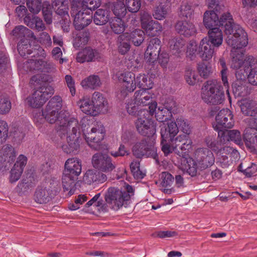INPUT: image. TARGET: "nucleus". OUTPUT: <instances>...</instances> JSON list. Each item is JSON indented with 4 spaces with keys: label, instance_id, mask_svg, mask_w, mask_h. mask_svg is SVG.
<instances>
[{
    "label": "nucleus",
    "instance_id": "nucleus-1",
    "mask_svg": "<svg viewBox=\"0 0 257 257\" xmlns=\"http://www.w3.org/2000/svg\"><path fill=\"white\" fill-rule=\"evenodd\" d=\"M45 110L43 115L50 123L56 122L57 132L62 138L66 135L67 143L62 146L63 151L67 154L75 153L79 149L80 136V125L78 120L68 111H61Z\"/></svg>",
    "mask_w": 257,
    "mask_h": 257
},
{
    "label": "nucleus",
    "instance_id": "nucleus-2",
    "mask_svg": "<svg viewBox=\"0 0 257 257\" xmlns=\"http://www.w3.org/2000/svg\"><path fill=\"white\" fill-rule=\"evenodd\" d=\"M218 26L224 27V32L227 36L226 42L228 46L233 48L245 47L248 44L247 33L239 25L233 23L232 16L225 13L219 19Z\"/></svg>",
    "mask_w": 257,
    "mask_h": 257
},
{
    "label": "nucleus",
    "instance_id": "nucleus-3",
    "mask_svg": "<svg viewBox=\"0 0 257 257\" xmlns=\"http://www.w3.org/2000/svg\"><path fill=\"white\" fill-rule=\"evenodd\" d=\"M134 191L133 187L128 184L124 186L123 191L117 187H111L106 191L104 199L110 208L117 211L130 199L134 195Z\"/></svg>",
    "mask_w": 257,
    "mask_h": 257
},
{
    "label": "nucleus",
    "instance_id": "nucleus-4",
    "mask_svg": "<svg viewBox=\"0 0 257 257\" xmlns=\"http://www.w3.org/2000/svg\"><path fill=\"white\" fill-rule=\"evenodd\" d=\"M220 83L216 79L206 81L201 88V98L209 104L217 105L223 102L224 94Z\"/></svg>",
    "mask_w": 257,
    "mask_h": 257
},
{
    "label": "nucleus",
    "instance_id": "nucleus-5",
    "mask_svg": "<svg viewBox=\"0 0 257 257\" xmlns=\"http://www.w3.org/2000/svg\"><path fill=\"white\" fill-rule=\"evenodd\" d=\"M154 94L145 89L136 91L134 95V99L131 100L127 104V112L132 115H136L141 109L139 106L146 105L152 102Z\"/></svg>",
    "mask_w": 257,
    "mask_h": 257
},
{
    "label": "nucleus",
    "instance_id": "nucleus-6",
    "mask_svg": "<svg viewBox=\"0 0 257 257\" xmlns=\"http://www.w3.org/2000/svg\"><path fill=\"white\" fill-rule=\"evenodd\" d=\"M138 119L135 121V126L138 132L148 138L152 136L156 133V126L153 121L149 117V113L147 110H140L135 115Z\"/></svg>",
    "mask_w": 257,
    "mask_h": 257
},
{
    "label": "nucleus",
    "instance_id": "nucleus-7",
    "mask_svg": "<svg viewBox=\"0 0 257 257\" xmlns=\"http://www.w3.org/2000/svg\"><path fill=\"white\" fill-rule=\"evenodd\" d=\"M218 134V137L221 136V142L215 153L217 157V162L220 166L223 168H226L230 164L229 158L235 150L228 145L229 141L228 138L226 139V142H225V132H219Z\"/></svg>",
    "mask_w": 257,
    "mask_h": 257
},
{
    "label": "nucleus",
    "instance_id": "nucleus-8",
    "mask_svg": "<svg viewBox=\"0 0 257 257\" xmlns=\"http://www.w3.org/2000/svg\"><path fill=\"white\" fill-rule=\"evenodd\" d=\"M105 134V130L103 125L101 122H96L84 135L87 144L91 148L98 150L99 148V144L103 140Z\"/></svg>",
    "mask_w": 257,
    "mask_h": 257
},
{
    "label": "nucleus",
    "instance_id": "nucleus-9",
    "mask_svg": "<svg viewBox=\"0 0 257 257\" xmlns=\"http://www.w3.org/2000/svg\"><path fill=\"white\" fill-rule=\"evenodd\" d=\"M133 154L138 157L145 156L156 159L157 149L155 146L154 138H147L141 142L136 143L132 148Z\"/></svg>",
    "mask_w": 257,
    "mask_h": 257
},
{
    "label": "nucleus",
    "instance_id": "nucleus-10",
    "mask_svg": "<svg viewBox=\"0 0 257 257\" xmlns=\"http://www.w3.org/2000/svg\"><path fill=\"white\" fill-rule=\"evenodd\" d=\"M115 76L121 84L120 91L123 97L126 96L128 93L135 90V75L134 73L128 71L120 70L115 73Z\"/></svg>",
    "mask_w": 257,
    "mask_h": 257
},
{
    "label": "nucleus",
    "instance_id": "nucleus-11",
    "mask_svg": "<svg viewBox=\"0 0 257 257\" xmlns=\"http://www.w3.org/2000/svg\"><path fill=\"white\" fill-rule=\"evenodd\" d=\"M53 93L51 86H42L27 98V103L32 107H40Z\"/></svg>",
    "mask_w": 257,
    "mask_h": 257
},
{
    "label": "nucleus",
    "instance_id": "nucleus-12",
    "mask_svg": "<svg viewBox=\"0 0 257 257\" xmlns=\"http://www.w3.org/2000/svg\"><path fill=\"white\" fill-rule=\"evenodd\" d=\"M71 15L73 18V24L77 30L83 29L89 25L92 19V15L90 11L78 8H72Z\"/></svg>",
    "mask_w": 257,
    "mask_h": 257
},
{
    "label": "nucleus",
    "instance_id": "nucleus-13",
    "mask_svg": "<svg viewBox=\"0 0 257 257\" xmlns=\"http://www.w3.org/2000/svg\"><path fill=\"white\" fill-rule=\"evenodd\" d=\"M234 124V120L232 112L228 109H223L216 115L213 127L219 133L223 132L222 130L223 128H231Z\"/></svg>",
    "mask_w": 257,
    "mask_h": 257
},
{
    "label": "nucleus",
    "instance_id": "nucleus-14",
    "mask_svg": "<svg viewBox=\"0 0 257 257\" xmlns=\"http://www.w3.org/2000/svg\"><path fill=\"white\" fill-rule=\"evenodd\" d=\"M248 127L245 128L243 139L246 146L252 150L257 149V118H251Z\"/></svg>",
    "mask_w": 257,
    "mask_h": 257
},
{
    "label": "nucleus",
    "instance_id": "nucleus-15",
    "mask_svg": "<svg viewBox=\"0 0 257 257\" xmlns=\"http://www.w3.org/2000/svg\"><path fill=\"white\" fill-rule=\"evenodd\" d=\"M194 157L200 169H205L212 165L215 162L213 153L207 148H199L194 152Z\"/></svg>",
    "mask_w": 257,
    "mask_h": 257
},
{
    "label": "nucleus",
    "instance_id": "nucleus-16",
    "mask_svg": "<svg viewBox=\"0 0 257 257\" xmlns=\"http://www.w3.org/2000/svg\"><path fill=\"white\" fill-rule=\"evenodd\" d=\"M91 162L93 167L102 172L109 173L115 168L111 158L106 154L96 153L92 156Z\"/></svg>",
    "mask_w": 257,
    "mask_h": 257
},
{
    "label": "nucleus",
    "instance_id": "nucleus-17",
    "mask_svg": "<svg viewBox=\"0 0 257 257\" xmlns=\"http://www.w3.org/2000/svg\"><path fill=\"white\" fill-rule=\"evenodd\" d=\"M24 69L30 71H44L49 72L54 69V65L41 59H29L24 63Z\"/></svg>",
    "mask_w": 257,
    "mask_h": 257
},
{
    "label": "nucleus",
    "instance_id": "nucleus-18",
    "mask_svg": "<svg viewBox=\"0 0 257 257\" xmlns=\"http://www.w3.org/2000/svg\"><path fill=\"white\" fill-rule=\"evenodd\" d=\"M161 41L157 38L152 39L145 52V57L147 61L153 63L158 59L161 51Z\"/></svg>",
    "mask_w": 257,
    "mask_h": 257
},
{
    "label": "nucleus",
    "instance_id": "nucleus-19",
    "mask_svg": "<svg viewBox=\"0 0 257 257\" xmlns=\"http://www.w3.org/2000/svg\"><path fill=\"white\" fill-rule=\"evenodd\" d=\"M205 37L200 42L198 49V55L203 61L210 60L214 53V48Z\"/></svg>",
    "mask_w": 257,
    "mask_h": 257
},
{
    "label": "nucleus",
    "instance_id": "nucleus-20",
    "mask_svg": "<svg viewBox=\"0 0 257 257\" xmlns=\"http://www.w3.org/2000/svg\"><path fill=\"white\" fill-rule=\"evenodd\" d=\"M238 105L243 114L248 116L257 114V102L249 98H242L238 101Z\"/></svg>",
    "mask_w": 257,
    "mask_h": 257
},
{
    "label": "nucleus",
    "instance_id": "nucleus-21",
    "mask_svg": "<svg viewBox=\"0 0 257 257\" xmlns=\"http://www.w3.org/2000/svg\"><path fill=\"white\" fill-rule=\"evenodd\" d=\"M160 184L163 192L167 194H171L175 191L173 186L174 182V177L169 172H163L160 175Z\"/></svg>",
    "mask_w": 257,
    "mask_h": 257
},
{
    "label": "nucleus",
    "instance_id": "nucleus-22",
    "mask_svg": "<svg viewBox=\"0 0 257 257\" xmlns=\"http://www.w3.org/2000/svg\"><path fill=\"white\" fill-rule=\"evenodd\" d=\"M91 100L97 115L107 112L108 107V102L102 94L99 92H94Z\"/></svg>",
    "mask_w": 257,
    "mask_h": 257
},
{
    "label": "nucleus",
    "instance_id": "nucleus-23",
    "mask_svg": "<svg viewBox=\"0 0 257 257\" xmlns=\"http://www.w3.org/2000/svg\"><path fill=\"white\" fill-rule=\"evenodd\" d=\"M177 32L185 37H190L196 33V29L192 23L187 21H179L175 25Z\"/></svg>",
    "mask_w": 257,
    "mask_h": 257
},
{
    "label": "nucleus",
    "instance_id": "nucleus-24",
    "mask_svg": "<svg viewBox=\"0 0 257 257\" xmlns=\"http://www.w3.org/2000/svg\"><path fill=\"white\" fill-rule=\"evenodd\" d=\"M83 181L90 185L94 182L103 183L107 180L106 175L97 170H88L83 177Z\"/></svg>",
    "mask_w": 257,
    "mask_h": 257
},
{
    "label": "nucleus",
    "instance_id": "nucleus-25",
    "mask_svg": "<svg viewBox=\"0 0 257 257\" xmlns=\"http://www.w3.org/2000/svg\"><path fill=\"white\" fill-rule=\"evenodd\" d=\"M82 170L81 161L76 158L68 159L65 164L64 172L78 176Z\"/></svg>",
    "mask_w": 257,
    "mask_h": 257
},
{
    "label": "nucleus",
    "instance_id": "nucleus-26",
    "mask_svg": "<svg viewBox=\"0 0 257 257\" xmlns=\"http://www.w3.org/2000/svg\"><path fill=\"white\" fill-rule=\"evenodd\" d=\"M33 199L37 203H47L51 199V190L43 186L38 187L35 191Z\"/></svg>",
    "mask_w": 257,
    "mask_h": 257
},
{
    "label": "nucleus",
    "instance_id": "nucleus-27",
    "mask_svg": "<svg viewBox=\"0 0 257 257\" xmlns=\"http://www.w3.org/2000/svg\"><path fill=\"white\" fill-rule=\"evenodd\" d=\"M231 47L232 49L231 50V67L235 69H238L242 66L245 60L244 51L242 49L243 47L240 48Z\"/></svg>",
    "mask_w": 257,
    "mask_h": 257
},
{
    "label": "nucleus",
    "instance_id": "nucleus-28",
    "mask_svg": "<svg viewBox=\"0 0 257 257\" xmlns=\"http://www.w3.org/2000/svg\"><path fill=\"white\" fill-rule=\"evenodd\" d=\"M77 105L84 113L92 116L97 115L92 101L89 98L83 97L80 99L78 101Z\"/></svg>",
    "mask_w": 257,
    "mask_h": 257
},
{
    "label": "nucleus",
    "instance_id": "nucleus-29",
    "mask_svg": "<svg viewBox=\"0 0 257 257\" xmlns=\"http://www.w3.org/2000/svg\"><path fill=\"white\" fill-rule=\"evenodd\" d=\"M208 40L214 47H220L223 42V33L217 27L209 29L208 32Z\"/></svg>",
    "mask_w": 257,
    "mask_h": 257
},
{
    "label": "nucleus",
    "instance_id": "nucleus-30",
    "mask_svg": "<svg viewBox=\"0 0 257 257\" xmlns=\"http://www.w3.org/2000/svg\"><path fill=\"white\" fill-rule=\"evenodd\" d=\"M159 6L156 7L153 13L155 19L161 20L165 19L168 14L170 8V2L168 0H159Z\"/></svg>",
    "mask_w": 257,
    "mask_h": 257
},
{
    "label": "nucleus",
    "instance_id": "nucleus-31",
    "mask_svg": "<svg viewBox=\"0 0 257 257\" xmlns=\"http://www.w3.org/2000/svg\"><path fill=\"white\" fill-rule=\"evenodd\" d=\"M103 7L106 9L111 10L117 17L125 15V6L122 1H110L106 3Z\"/></svg>",
    "mask_w": 257,
    "mask_h": 257
},
{
    "label": "nucleus",
    "instance_id": "nucleus-32",
    "mask_svg": "<svg viewBox=\"0 0 257 257\" xmlns=\"http://www.w3.org/2000/svg\"><path fill=\"white\" fill-rule=\"evenodd\" d=\"M78 179V176L68 174V173H63L62 178V183L63 189L66 191H68L71 195L74 193L75 182Z\"/></svg>",
    "mask_w": 257,
    "mask_h": 257
},
{
    "label": "nucleus",
    "instance_id": "nucleus-33",
    "mask_svg": "<svg viewBox=\"0 0 257 257\" xmlns=\"http://www.w3.org/2000/svg\"><path fill=\"white\" fill-rule=\"evenodd\" d=\"M179 132L177 123L171 121L167 123V126L161 129V136L164 140L171 141L174 138Z\"/></svg>",
    "mask_w": 257,
    "mask_h": 257
},
{
    "label": "nucleus",
    "instance_id": "nucleus-34",
    "mask_svg": "<svg viewBox=\"0 0 257 257\" xmlns=\"http://www.w3.org/2000/svg\"><path fill=\"white\" fill-rule=\"evenodd\" d=\"M247 83L245 80V76L243 78L237 79L232 84V91L235 96H244L248 93Z\"/></svg>",
    "mask_w": 257,
    "mask_h": 257
},
{
    "label": "nucleus",
    "instance_id": "nucleus-35",
    "mask_svg": "<svg viewBox=\"0 0 257 257\" xmlns=\"http://www.w3.org/2000/svg\"><path fill=\"white\" fill-rule=\"evenodd\" d=\"M54 11L61 16L69 17V5L68 0H51Z\"/></svg>",
    "mask_w": 257,
    "mask_h": 257
},
{
    "label": "nucleus",
    "instance_id": "nucleus-36",
    "mask_svg": "<svg viewBox=\"0 0 257 257\" xmlns=\"http://www.w3.org/2000/svg\"><path fill=\"white\" fill-rule=\"evenodd\" d=\"M203 23L205 27L211 29L218 26L219 18L214 11H206L204 14Z\"/></svg>",
    "mask_w": 257,
    "mask_h": 257
},
{
    "label": "nucleus",
    "instance_id": "nucleus-37",
    "mask_svg": "<svg viewBox=\"0 0 257 257\" xmlns=\"http://www.w3.org/2000/svg\"><path fill=\"white\" fill-rule=\"evenodd\" d=\"M117 46L118 52L121 55H125L131 48L129 43V34L124 33L119 35L117 40Z\"/></svg>",
    "mask_w": 257,
    "mask_h": 257
},
{
    "label": "nucleus",
    "instance_id": "nucleus-38",
    "mask_svg": "<svg viewBox=\"0 0 257 257\" xmlns=\"http://www.w3.org/2000/svg\"><path fill=\"white\" fill-rule=\"evenodd\" d=\"M108 25L110 31L116 34L122 33L125 29L124 22L122 19L117 17L110 18Z\"/></svg>",
    "mask_w": 257,
    "mask_h": 257
},
{
    "label": "nucleus",
    "instance_id": "nucleus-39",
    "mask_svg": "<svg viewBox=\"0 0 257 257\" xmlns=\"http://www.w3.org/2000/svg\"><path fill=\"white\" fill-rule=\"evenodd\" d=\"M110 19L109 12L105 8L98 9L93 16L94 23L97 25H103L109 23Z\"/></svg>",
    "mask_w": 257,
    "mask_h": 257
},
{
    "label": "nucleus",
    "instance_id": "nucleus-40",
    "mask_svg": "<svg viewBox=\"0 0 257 257\" xmlns=\"http://www.w3.org/2000/svg\"><path fill=\"white\" fill-rule=\"evenodd\" d=\"M24 22L30 28L36 29L39 31H43L45 29L42 19L37 16H26L24 18Z\"/></svg>",
    "mask_w": 257,
    "mask_h": 257
},
{
    "label": "nucleus",
    "instance_id": "nucleus-41",
    "mask_svg": "<svg viewBox=\"0 0 257 257\" xmlns=\"http://www.w3.org/2000/svg\"><path fill=\"white\" fill-rule=\"evenodd\" d=\"M136 87L148 90L151 89L153 86L152 80L148 76L144 73H140L135 77Z\"/></svg>",
    "mask_w": 257,
    "mask_h": 257
},
{
    "label": "nucleus",
    "instance_id": "nucleus-42",
    "mask_svg": "<svg viewBox=\"0 0 257 257\" xmlns=\"http://www.w3.org/2000/svg\"><path fill=\"white\" fill-rule=\"evenodd\" d=\"M185 44V41L179 37L172 38L168 42L169 47L174 54L181 53L184 50Z\"/></svg>",
    "mask_w": 257,
    "mask_h": 257
},
{
    "label": "nucleus",
    "instance_id": "nucleus-43",
    "mask_svg": "<svg viewBox=\"0 0 257 257\" xmlns=\"http://www.w3.org/2000/svg\"><path fill=\"white\" fill-rule=\"evenodd\" d=\"M73 45L78 48L86 44L89 40V33L87 32L75 31L73 33Z\"/></svg>",
    "mask_w": 257,
    "mask_h": 257
},
{
    "label": "nucleus",
    "instance_id": "nucleus-44",
    "mask_svg": "<svg viewBox=\"0 0 257 257\" xmlns=\"http://www.w3.org/2000/svg\"><path fill=\"white\" fill-rule=\"evenodd\" d=\"M31 45L29 44L28 40L22 39L20 42L18 44V51L19 54L23 57H25L27 55H30L34 53L32 56H35L37 54V51L35 49L34 51L32 50Z\"/></svg>",
    "mask_w": 257,
    "mask_h": 257
},
{
    "label": "nucleus",
    "instance_id": "nucleus-45",
    "mask_svg": "<svg viewBox=\"0 0 257 257\" xmlns=\"http://www.w3.org/2000/svg\"><path fill=\"white\" fill-rule=\"evenodd\" d=\"M100 84V79L96 75H90L83 79L81 82L82 87L84 88H90L93 89L99 86Z\"/></svg>",
    "mask_w": 257,
    "mask_h": 257
},
{
    "label": "nucleus",
    "instance_id": "nucleus-46",
    "mask_svg": "<svg viewBox=\"0 0 257 257\" xmlns=\"http://www.w3.org/2000/svg\"><path fill=\"white\" fill-rule=\"evenodd\" d=\"M184 79L186 83L190 85H195L199 80V76L194 69L186 68L184 72Z\"/></svg>",
    "mask_w": 257,
    "mask_h": 257
},
{
    "label": "nucleus",
    "instance_id": "nucleus-47",
    "mask_svg": "<svg viewBox=\"0 0 257 257\" xmlns=\"http://www.w3.org/2000/svg\"><path fill=\"white\" fill-rule=\"evenodd\" d=\"M144 39V32L140 29H136L129 34V41L131 40L136 46H140Z\"/></svg>",
    "mask_w": 257,
    "mask_h": 257
},
{
    "label": "nucleus",
    "instance_id": "nucleus-48",
    "mask_svg": "<svg viewBox=\"0 0 257 257\" xmlns=\"http://www.w3.org/2000/svg\"><path fill=\"white\" fill-rule=\"evenodd\" d=\"M197 69L199 75L204 79L208 78L213 72L212 66L204 62L198 63Z\"/></svg>",
    "mask_w": 257,
    "mask_h": 257
},
{
    "label": "nucleus",
    "instance_id": "nucleus-49",
    "mask_svg": "<svg viewBox=\"0 0 257 257\" xmlns=\"http://www.w3.org/2000/svg\"><path fill=\"white\" fill-rule=\"evenodd\" d=\"M186 164L184 168V170H186L187 173L192 177L196 175L197 173V169L200 168L196 160H194L192 158H189L186 159Z\"/></svg>",
    "mask_w": 257,
    "mask_h": 257
},
{
    "label": "nucleus",
    "instance_id": "nucleus-50",
    "mask_svg": "<svg viewBox=\"0 0 257 257\" xmlns=\"http://www.w3.org/2000/svg\"><path fill=\"white\" fill-rule=\"evenodd\" d=\"M62 106V98L59 96H55L50 100L45 110L59 111Z\"/></svg>",
    "mask_w": 257,
    "mask_h": 257
},
{
    "label": "nucleus",
    "instance_id": "nucleus-51",
    "mask_svg": "<svg viewBox=\"0 0 257 257\" xmlns=\"http://www.w3.org/2000/svg\"><path fill=\"white\" fill-rule=\"evenodd\" d=\"M101 4V0H81L80 2L79 8L86 10H95L98 8Z\"/></svg>",
    "mask_w": 257,
    "mask_h": 257
},
{
    "label": "nucleus",
    "instance_id": "nucleus-52",
    "mask_svg": "<svg viewBox=\"0 0 257 257\" xmlns=\"http://www.w3.org/2000/svg\"><path fill=\"white\" fill-rule=\"evenodd\" d=\"M150 23L147 27L143 28L149 35L155 36L162 31V27L159 22L153 21H151Z\"/></svg>",
    "mask_w": 257,
    "mask_h": 257
},
{
    "label": "nucleus",
    "instance_id": "nucleus-53",
    "mask_svg": "<svg viewBox=\"0 0 257 257\" xmlns=\"http://www.w3.org/2000/svg\"><path fill=\"white\" fill-rule=\"evenodd\" d=\"M12 35L17 38L29 37L33 36L32 32L23 26L16 27L12 31Z\"/></svg>",
    "mask_w": 257,
    "mask_h": 257
},
{
    "label": "nucleus",
    "instance_id": "nucleus-54",
    "mask_svg": "<svg viewBox=\"0 0 257 257\" xmlns=\"http://www.w3.org/2000/svg\"><path fill=\"white\" fill-rule=\"evenodd\" d=\"M53 10V7L52 4L50 5L48 2L44 3L42 8V12L44 19L48 24H50L52 22Z\"/></svg>",
    "mask_w": 257,
    "mask_h": 257
},
{
    "label": "nucleus",
    "instance_id": "nucleus-55",
    "mask_svg": "<svg viewBox=\"0 0 257 257\" xmlns=\"http://www.w3.org/2000/svg\"><path fill=\"white\" fill-rule=\"evenodd\" d=\"M219 63L221 67V75L222 81L223 85L225 88L227 89V91H228L229 83L227 80V68L226 65V62L223 58H221L219 59Z\"/></svg>",
    "mask_w": 257,
    "mask_h": 257
},
{
    "label": "nucleus",
    "instance_id": "nucleus-56",
    "mask_svg": "<svg viewBox=\"0 0 257 257\" xmlns=\"http://www.w3.org/2000/svg\"><path fill=\"white\" fill-rule=\"evenodd\" d=\"M130 168L135 178L139 179H142L145 177L146 174L143 171L140 169V163L139 161H134L132 162L130 165Z\"/></svg>",
    "mask_w": 257,
    "mask_h": 257
},
{
    "label": "nucleus",
    "instance_id": "nucleus-57",
    "mask_svg": "<svg viewBox=\"0 0 257 257\" xmlns=\"http://www.w3.org/2000/svg\"><path fill=\"white\" fill-rule=\"evenodd\" d=\"M27 6L30 12L37 14L42 9V0H27Z\"/></svg>",
    "mask_w": 257,
    "mask_h": 257
},
{
    "label": "nucleus",
    "instance_id": "nucleus-58",
    "mask_svg": "<svg viewBox=\"0 0 257 257\" xmlns=\"http://www.w3.org/2000/svg\"><path fill=\"white\" fill-rule=\"evenodd\" d=\"M11 102L8 97L2 96L0 97V114H6L11 110Z\"/></svg>",
    "mask_w": 257,
    "mask_h": 257
},
{
    "label": "nucleus",
    "instance_id": "nucleus-59",
    "mask_svg": "<svg viewBox=\"0 0 257 257\" xmlns=\"http://www.w3.org/2000/svg\"><path fill=\"white\" fill-rule=\"evenodd\" d=\"M85 52V57L87 58V62H91L95 60H100L102 58L101 54L95 50H93L89 47H86L84 49Z\"/></svg>",
    "mask_w": 257,
    "mask_h": 257
},
{
    "label": "nucleus",
    "instance_id": "nucleus-60",
    "mask_svg": "<svg viewBox=\"0 0 257 257\" xmlns=\"http://www.w3.org/2000/svg\"><path fill=\"white\" fill-rule=\"evenodd\" d=\"M227 136L229 140L238 145H243V140L240 132L236 130L227 131Z\"/></svg>",
    "mask_w": 257,
    "mask_h": 257
},
{
    "label": "nucleus",
    "instance_id": "nucleus-61",
    "mask_svg": "<svg viewBox=\"0 0 257 257\" xmlns=\"http://www.w3.org/2000/svg\"><path fill=\"white\" fill-rule=\"evenodd\" d=\"M219 140L215 141L214 138L211 136L206 137L204 140L205 145L209 149H211L214 153L219 147L221 142V136L218 137Z\"/></svg>",
    "mask_w": 257,
    "mask_h": 257
},
{
    "label": "nucleus",
    "instance_id": "nucleus-62",
    "mask_svg": "<svg viewBox=\"0 0 257 257\" xmlns=\"http://www.w3.org/2000/svg\"><path fill=\"white\" fill-rule=\"evenodd\" d=\"M219 140L215 141L214 138L211 136L206 137L204 140L205 145L209 149H211L214 153L219 147L221 142V136L218 137Z\"/></svg>",
    "mask_w": 257,
    "mask_h": 257
},
{
    "label": "nucleus",
    "instance_id": "nucleus-63",
    "mask_svg": "<svg viewBox=\"0 0 257 257\" xmlns=\"http://www.w3.org/2000/svg\"><path fill=\"white\" fill-rule=\"evenodd\" d=\"M219 140L215 141L214 138L211 136L206 137L204 140L205 145L209 149H211L214 153L219 147L221 142V136L218 137Z\"/></svg>",
    "mask_w": 257,
    "mask_h": 257
},
{
    "label": "nucleus",
    "instance_id": "nucleus-64",
    "mask_svg": "<svg viewBox=\"0 0 257 257\" xmlns=\"http://www.w3.org/2000/svg\"><path fill=\"white\" fill-rule=\"evenodd\" d=\"M199 46L195 41H191L187 47V56L191 59H193L197 54H198Z\"/></svg>",
    "mask_w": 257,
    "mask_h": 257
}]
</instances>
